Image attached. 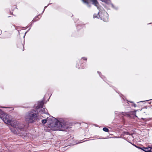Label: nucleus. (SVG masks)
<instances>
[{"label":"nucleus","instance_id":"nucleus-1","mask_svg":"<svg viewBox=\"0 0 152 152\" xmlns=\"http://www.w3.org/2000/svg\"><path fill=\"white\" fill-rule=\"evenodd\" d=\"M10 115H7L5 113L1 117L4 122L6 124H11L12 128L10 129L11 131L14 134L23 135L25 133L24 131V126L22 124H19L18 122H12V118H10Z\"/></svg>","mask_w":152,"mask_h":152},{"label":"nucleus","instance_id":"nucleus-2","mask_svg":"<svg viewBox=\"0 0 152 152\" xmlns=\"http://www.w3.org/2000/svg\"><path fill=\"white\" fill-rule=\"evenodd\" d=\"M37 114L36 110H31L28 111L25 116V121L28 124L36 122L38 119Z\"/></svg>","mask_w":152,"mask_h":152},{"label":"nucleus","instance_id":"nucleus-3","mask_svg":"<svg viewBox=\"0 0 152 152\" xmlns=\"http://www.w3.org/2000/svg\"><path fill=\"white\" fill-rule=\"evenodd\" d=\"M101 9L99 10V11L97 14H95L93 15V18H100L104 21L107 22L109 20L108 14L104 10L102 12L101 11Z\"/></svg>","mask_w":152,"mask_h":152},{"label":"nucleus","instance_id":"nucleus-4","mask_svg":"<svg viewBox=\"0 0 152 152\" xmlns=\"http://www.w3.org/2000/svg\"><path fill=\"white\" fill-rule=\"evenodd\" d=\"M67 127L66 125V124L64 120L58 121L56 120L54 124V126L51 128V129L54 131L59 130L64 131V129H61L67 128Z\"/></svg>","mask_w":152,"mask_h":152},{"label":"nucleus","instance_id":"nucleus-5","mask_svg":"<svg viewBox=\"0 0 152 152\" xmlns=\"http://www.w3.org/2000/svg\"><path fill=\"white\" fill-rule=\"evenodd\" d=\"M39 103L37 106V110H36L37 112L39 111V113L41 114L45 113V114H49L47 113V110H45L43 108L44 102L42 100V101H39Z\"/></svg>","mask_w":152,"mask_h":152},{"label":"nucleus","instance_id":"nucleus-6","mask_svg":"<svg viewBox=\"0 0 152 152\" xmlns=\"http://www.w3.org/2000/svg\"><path fill=\"white\" fill-rule=\"evenodd\" d=\"M101 1L103 2H105L107 4H110L112 8L116 10H118V7H115L113 4L111 3V1L110 0H101Z\"/></svg>","mask_w":152,"mask_h":152},{"label":"nucleus","instance_id":"nucleus-7","mask_svg":"<svg viewBox=\"0 0 152 152\" xmlns=\"http://www.w3.org/2000/svg\"><path fill=\"white\" fill-rule=\"evenodd\" d=\"M115 115H122L123 116H125V113L123 112L120 113L118 111H115Z\"/></svg>","mask_w":152,"mask_h":152},{"label":"nucleus","instance_id":"nucleus-8","mask_svg":"<svg viewBox=\"0 0 152 152\" xmlns=\"http://www.w3.org/2000/svg\"><path fill=\"white\" fill-rule=\"evenodd\" d=\"M87 58H86V57H83L81 59V60L80 61V65L82 64L83 63V62L82 61L83 60L86 61V60H87Z\"/></svg>","mask_w":152,"mask_h":152},{"label":"nucleus","instance_id":"nucleus-9","mask_svg":"<svg viewBox=\"0 0 152 152\" xmlns=\"http://www.w3.org/2000/svg\"><path fill=\"white\" fill-rule=\"evenodd\" d=\"M98 74H99V76L101 77L103 79V80L105 81V77L103 75H101V73L100 72L98 71L97 72Z\"/></svg>","mask_w":152,"mask_h":152},{"label":"nucleus","instance_id":"nucleus-10","mask_svg":"<svg viewBox=\"0 0 152 152\" xmlns=\"http://www.w3.org/2000/svg\"><path fill=\"white\" fill-rule=\"evenodd\" d=\"M39 17H41L40 14L38 15L37 17H36L35 18H34V19H33V22H34L36 21V20H35L37 18H39Z\"/></svg>","mask_w":152,"mask_h":152},{"label":"nucleus","instance_id":"nucleus-11","mask_svg":"<svg viewBox=\"0 0 152 152\" xmlns=\"http://www.w3.org/2000/svg\"><path fill=\"white\" fill-rule=\"evenodd\" d=\"M134 145L136 147H137V148H139V149H142V150H143V151H145H145H145V149H144V148H142L141 147H139L137 146H136V145Z\"/></svg>","mask_w":152,"mask_h":152},{"label":"nucleus","instance_id":"nucleus-12","mask_svg":"<svg viewBox=\"0 0 152 152\" xmlns=\"http://www.w3.org/2000/svg\"><path fill=\"white\" fill-rule=\"evenodd\" d=\"M103 130L104 131L106 132H108L109 131L108 129L106 127H104L103 128Z\"/></svg>","mask_w":152,"mask_h":152},{"label":"nucleus","instance_id":"nucleus-13","mask_svg":"<svg viewBox=\"0 0 152 152\" xmlns=\"http://www.w3.org/2000/svg\"><path fill=\"white\" fill-rule=\"evenodd\" d=\"M47 119H43V120H42L41 122L42 124H45L47 122Z\"/></svg>","mask_w":152,"mask_h":152},{"label":"nucleus","instance_id":"nucleus-14","mask_svg":"<svg viewBox=\"0 0 152 152\" xmlns=\"http://www.w3.org/2000/svg\"><path fill=\"white\" fill-rule=\"evenodd\" d=\"M4 112H3L0 109V118L2 116L3 114H4Z\"/></svg>","mask_w":152,"mask_h":152},{"label":"nucleus","instance_id":"nucleus-15","mask_svg":"<svg viewBox=\"0 0 152 152\" xmlns=\"http://www.w3.org/2000/svg\"><path fill=\"white\" fill-rule=\"evenodd\" d=\"M129 102L130 103H133V104L132 105V106H134V107H136L137 106L136 104H134L133 102L132 101H129Z\"/></svg>","mask_w":152,"mask_h":152},{"label":"nucleus","instance_id":"nucleus-16","mask_svg":"<svg viewBox=\"0 0 152 152\" xmlns=\"http://www.w3.org/2000/svg\"><path fill=\"white\" fill-rule=\"evenodd\" d=\"M77 29L79 30L81 28V26L80 25H78L77 26Z\"/></svg>","mask_w":152,"mask_h":152},{"label":"nucleus","instance_id":"nucleus-17","mask_svg":"<svg viewBox=\"0 0 152 152\" xmlns=\"http://www.w3.org/2000/svg\"><path fill=\"white\" fill-rule=\"evenodd\" d=\"M151 148H152V147H149V146H148L146 148L143 147V148H144V149H147V150H148L150 149Z\"/></svg>","mask_w":152,"mask_h":152},{"label":"nucleus","instance_id":"nucleus-18","mask_svg":"<svg viewBox=\"0 0 152 152\" xmlns=\"http://www.w3.org/2000/svg\"><path fill=\"white\" fill-rule=\"evenodd\" d=\"M145 151L146 152H152V146L151 148V149H150L149 150H147L146 151Z\"/></svg>","mask_w":152,"mask_h":152},{"label":"nucleus","instance_id":"nucleus-19","mask_svg":"<svg viewBox=\"0 0 152 152\" xmlns=\"http://www.w3.org/2000/svg\"><path fill=\"white\" fill-rule=\"evenodd\" d=\"M76 67L77 68H78V69H80V67L81 68H83L82 67H80L79 66V65L78 64H77L76 66Z\"/></svg>","mask_w":152,"mask_h":152},{"label":"nucleus","instance_id":"nucleus-20","mask_svg":"<svg viewBox=\"0 0 152 152\" xmlns=\"http://www.w3.org/2000/svg\"><path fill=\"white\" fill-rule=\"evenodd\" d=\"M20 45H21V47H23V44H22L21 42H20Z\"/></svg>","mask_w":152,"mask_h":152},{"label":"nucleus","instance_id":"nucleus-21","mask_svg":"<svg viewBox=\"0 0 152 152\" xmlns=\"http://www.w3.org/2000/svg\"><path fill=\"white\" fill-rule=\"evenodd\" d=\"M51 4V3H50V4H48V6H45V7H44V9H45V8H47V7L49 5V4Z\"/></svg>","mask_w":152,"mask_h":152},{"label":"nucleus","instance_id":"nucleus-22","mask_svg":"<svg viewBox=\"0 0 152 152\" xmlns=\"http://www.w3.org/2000/svg\"><path fill=\"white\" fill-rule=\"evenodd\" d=\"M31 28L30 27L29 29H28V31L25 33V34H26L27 33V32H28V31L30 30V29H31Z\"/></svg>","mask_w":152,"mask_h":152},{"label":"nucleus","instance_id":"nucleus-23","mask_svg":"<svg viewBox=\"0 0 152 152\" xmlns=\"http://www.w3.org/2000/svg\"><path fill=\"white\" fill-rule=\"evenodd\" d=\"M151 99L150 100H151ZM146 100V101H140V102H145L146 101H149V100Z\"/></svg>","mask_w":152,"mask_h":152},{"label":"nucleus","instance_id":"nucleus-24","mask_svg":"<svg viewBox=\"0 0 152 152\" xmlns=\"http://www.w3.org/2000/svg\"><path fill=\"white\" fill-rule=\"evenodd\" d=\"M44 11H45V9H44L43 11H42V14H41L42 15V13L44 12Z\"/></svg>","mask_w":152,"mask_h":152},{"label":"nucleus","instance_id":"nucleus-25","mask_svg":"<svg viewBox=\"0 0 152 152\" xmlns=\"http://www.w3.org/2000/svg\"><path fill=\"white\" fill-rule=\"evenodd\" d=\"M15 8H17V7H13V9H14Z\"/></svg>","mask_w":152,"mask_h":152},{"label":"nucleus","instance_id":"nucleus-26","mask_svg":"<svg viewBox=\"0 0 152 152\" xmlns=\"http://www.w3.org/2000/svg\"><path fill=\"white\" fill-rule=\"evenodd\" d=\"M52 118H53V119H56V118H55L53 117H52Z\"/></svg>","mask_w":152,"mask_h":152},{"label":"nucleus","instance_id":"nucleus-27","mask_svg":"<svg viewBox=\"0 0 152 152\" xmlns=\"http://www.w3.org/2000/svg\"><path fill=\"white\" fill-rule=\"evenodd\" d=\"M87 140H84V141H83L82 142H85V141H86Z\"/></svg>","mask_w":152,"mask_h":152},{"label":"nucleus","instance_id":"nucleus-28","mask_svg":"<svg viewBox=\"0 0 152 152\" xmlns=\"http://www.w3.org/2000/svg\"><path fill=\"white\" fill-rule=\"evenodd\" d=\"M0 32H2V31L1 30H0Z\"/></svg>","mask_w":152,"mask_h":152},{"label":"nucleus","instance_id":"nucleus-29","mask_svg":"<svg viewBox=\"0 0 152 152\" xmlns=\"http://www.w3.org/2000/svg\"><path fill=\"white\" fill-rule=\"evenodd\" d=\"M31 25H32V23L30 24V26H31Z\"/></svg>","mask_w":152,"mask_h":152},{"label":"nucleus","instance_id":"nucleus-30","mask_svg":"<svg viewBox=\"0 0 152 152\" xmlns=\"http://www.w3.org/2000/svg\"><path fill=\"white\" fill-rule=\"evenodd\" d=\"M52 124H53V123H51L50 125H51Z\"/></svg>","mask_w":152,"mask_h":152},{"label":"nucleus","instance_id":"nucleus-31","mask_svg":"<svg viewBox=\"0 0 152 152\" xmlns=\"http://www.w3.org/2000/svg\"><path fill=\"white\" fill-rule=\"evenodd\" d=\"M3 108H7L6 107H3Z\"/></svg>","mask_w":152,"mask_h":152}]
</instances>
